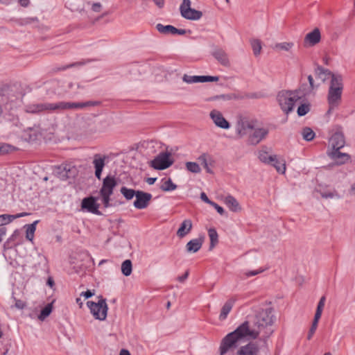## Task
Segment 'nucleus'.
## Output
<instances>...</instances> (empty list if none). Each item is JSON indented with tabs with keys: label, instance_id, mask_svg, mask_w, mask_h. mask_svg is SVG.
Wrapping results in <instances>:
<instances>
[{
	"label": "nucleus",
	"instance_id": "1",
	"mask_svg": "<svg viewBox=\"0 0 355 355\" xmlns=\"http://www.w3.org/2000/svg\"><path fill=\"white\" fill-rule=\"evenodd\" d=\"M272 323V309H261L253 315H248L245 322L222 339L219 347L220 355L233 352L243 340L257 338L261 331Z\"/></svg>",
	"mask_w": 355,
	"mask_h": 355
},
{
	"label": "nucleus",
	"instance_id": "2",
	"mask_svg": "<svg viewBox=\"0 0 355 355\" xmlns=\"http://www.w3.org/2000/svg\"><path fill=\"white\" fill-rule=\"evenodd\" d=\"M343 88V76L340 73L332 75L327 93V102L329 105V109L327 112V114H330L340 105L342 101Z\"/></svg>",
	"mask_w": 355,
	"mask_h": 355
},
{
	"label": "nucleus",
	"instance_id": "3",
	"mask_svg": "<svg viewBox=\"0 0 355 355\" xmlns=\"http://www.w3.org/2000/svg\"><path fill=\"white\" fill-rule=\"evenodd\" d=\"M308 95V92L301 89L293 91H282L278 93L277 99L282 111L288 114L293 110L295 103Z\"/></svg>",
	"mask_w": 355,
	"mask_h": 355
},
{
	"label": "nucleus",
	"instance_id": "4",
	"mask_svg": "<svg viewBox=\"0 0 355 355\" xmlns=\"http://www.w3.org/2000/svg\"><path fill=\"white\" fill-rule=\"evenodd\" d=\"M101 101H89L86 102H65L60 101L51 103V112H60L69 110L84 109L87 107H94L101 105Z\"/></svg>",
	"mask_w": 355,
	"mask_h": 355
},
{
	"label": "nucleus",
	"instance_id": "5",
	"mask_svg": "<svg viewBox=\"0 0 355 355\" xmlns=\"http://www.w3.org/2000/svg\"><path fill=\"white\" fill-rule=\"evenodd\" d=\"M99 300L97 302L88 301L87 305L95 319L99 320H105L107 317L108 307L106 300L102 296L98 297Z\"/></svg>",
	"mask_w": 355,
	"mask_h": 355
},
{
	"label": "nucleus",
	"instance_id": "6",
	"mask_svg": "<svg viewBox=\"0 0 355 355\" xmlns=\"http://www.w3.org/2000/svg\"><path fill=\"white\" fill-rule=\"evenodd\" d=\"M174 162L171 153L168 151L161 152L150 162V166L156 170H164L170 167Z\"/></svg>",
	"mask_w": 355,
	"mask_h": 355
},
{
	"label": "nucleus",
	"instance_id": "7",
	"mask_svg": "<svg viewBox=\"0 0 355 355\" xmlns=\"http://www.w3.org/2000/svg\"><path fill=\"white\" fill-rule=\"evenodd\" d=\"M180 10L181 15L189 20H198L202 16L201 11L191 8L190 0H183L180 5Z\"/></svg>",
	"mask_w": 355,
	"mask_h": 355
},
{
	"label": "nucleus",
	"instance_id": "8",
	"mask_svg": "<svg viewBox=\"0 0 355 355\" xmlns=\"http://www.w3.org/2000/svg\"><path fill=\"white\" fill-rule=\"evenodd\" d=\"M235 355H260L261 347L257 341H250L245 345L236 348Z\"/></svg>",
	"mask_w": 355,
	"mask_h": 355
},
{
	"label": "nucleus",
	"instance_id": "9",
	"mask_svg": "<svg viewBox=\"0 0 355 355\" xmlns=\"http://www.w3.org/2000/svg\"><path fill=\"white\" fill-rule=\"evenodd\" d=\"M325 300H326L325 296L321 297V298L319 300V302L317 306L316 311L315 313V316H314L311 327L309 329V334L307 336L308 340L311 339V338L313 337V334H315V332L317 329L318 321H319L320 318H321L322 313V311H323V309L324 306Z\"/></svg>",
	"mask_w": 355,
	"mask_h": 355
},
{
	"label": "nucleus",
	"instance_id": "10",
	"mask_svg": "<svg viewBox=\"0 0 355 355\" xmlns=\"http://www.w3.org/2000/svg\"><path fill=\"white\" fill-rule=\"evenodd\" d=\"M325 300H326L325 296L321 297V298L319 300V302L317 306L316 311L315 313V316H314L311 327L309 329V334L307 336L308 340L311 339V338L313 337V334H315V332L317 329L318 321H319L320 318H321L322 313V311H323V309L324 306Z\"/></svg>",
	"mask_w": 355,
	"mask_h": 355
},
{
	"label": "nucleus",
	"instance_id": "11",
	"mask_svg": "<svg viewBox=\"0 0 355 355\" xmlns=\"http://www.w3.org/2000/svg\"><path fill=\"white\" fill-rule=\"evenodd\" d=\"M325 300H326L325 296L321 297V298L319 300V302L317 306L316 311L315 313V316H314L311 327L309 329V334L307 336L308 340L311 339V338L313 337V334H315V332L317 329L318 321H319L320 318H321L322 313V311H323V309L324 306Z\"/></svg>",
	"mask_w": 355,
	"mask_h": 355
},
{
	"label": "nucleus",
	"instance_id": "12",
	"mask_svg": "<svg viewBox=\"0 0 355 355\" xmlns=\"http://www.w3.org/2000/svg\"><path fill=\"white\" fill-rule=\"evenodd\" d=\"M256 122V121L248 119L246 117L240 119L236 125L238 135L241 137L248 134L250 131L254 129Z\"/></svg>",
	"mask_w": 355,
	"mask_h": 355
},
{
	"label": "nucleus",
	"instance_id": "13",
	"mask_svg": "<svg viewBox=\"0 0 355 355\" xmlns=\"http://www.w3.org/2000/svg\"><path fill=\"white\" fill-rule=\"evenodd\" d=\"M108 159V156L96 153L94 155L92 164L94 168V174L98 180L101 179L102 172L105 166L106 161Z\"/></svg>",
	"mask_w": 355,
	"mask_h": 355
},
{
	"label": "nucleus",
	"instance_id": "14",
	"mask_svg": "<svg viewBox=\"0 0 355 355\" xmlns=\"http://www.w3.org/2000/svg\"><path fill=\"white\" fill-rule=\"evenodd\" d=\"M135 198L136 199L134 202L135 207L139 209H143L148 206L152 199V195L149 193L138 191Z\"/></svg>",
	"mask_w": 355,
	"mask_h": 355
},
{
	"label": "nucleus",
	"instance_id": "15",
	"mask_svg": "<svg viewBox=\"0 0 355 355\" xmlns=\"http://www.w3.org/2000/svg\"><path fill=\"white\" fill-rule=\"evenodd\" d=\"M81 207L90 213L101 215V212L98 210L99 204L96 202V199L93 196L85 198L82 200Z\"/></svg>",
	"mask_w": 355,
	"mask_h": 355
},
{
	"label": "nucleus",
	"instance_id": "16",
	"mask_svg": "<svg viewBox=\"0 0 355 355\" xmlns=\"http://www.w3.org/2000/svg\"><path fill=\"white\" fill-rule=\"evenodd\" d=\"M184 82L191 84L196 83H205V82H214L219 80L218 76H189L184 74L182 77Z\"/></svg>",
	"mask_w": 355,
	"mask_h": 355
},
{
	"label": "nucleus",
	"instance_id": "17",
	"mask_svg": "<svg viewBox=\"0 0 355 355\" xmlns=\"http://www.w3.org/2000/svg\"><path fill=\"white\" fill-rule=\"evenodd\" d=\"M17 97L8 90H5L1 95L0 100V117L3 113V107L6 108L8 106L9 109L12 108V103L16 101Z\"/></svg>",
	"mask_w": 355,
	"mask_h": 355
},
{
	"label": "nucleus",
	"instance_id": "18",
	"mask_svg": "<svg viewBox=\"0 0 355 355\" xmlns=\"http://www.w3.org/2000/svg\"><path fill=\"white\" fill-rule=\"evenodd\" d=\"M117 185V182L114 176L107 175L103 180L102 187L100 189V193L112 195L114 189Z\"/></svg>",
	"mask_w": 355,
	"mask_h": 355
},
{
	"label": "nucleus",
	"instance_id": "19",
	"mask_svg": "<svg viewBox=\"0 0 355 355\" xmlns=\"http://www.w3.org/2000/svg\"><path fill=\"white\" fill-rule=\"evenodd\" d=\"M327 155L338 165L344 164L350 159L349 154L341 153L340 150H328Z\"/></svg>",
	"mask_w": 355,
	"mask_h": 355
},
{
	"label": "nucleus",
	"instance_id": "20",
	"mask_svg": "<svg viewBox=\"0 0 355 355\" xmlns=\"http://www.w3.org/2000/svg\"><path fill=\"white\" fill-rule=\"evenodd\" d=\"M329 143L331 150L341 149L345 144V139L343 133L341 132H335L329 139Z\"/></svg>",
	"mask_w": 355,
	"mask_h": 355
},
{
	"label": "nucleus",
	"instance_id": "21",
	"mask_svg": "<svg viewBox=\"0 0 355 355\" xmlns=\"http://www.w3.org/2000/svg\"><path fill=\"white\" fill-rule=\"evenodd\" d=\"M209 115L216 126L223 129H228L230 127V123L223 117L220 112L213 110Z\"/></svg>",
	"mask_w": 355,
	"mask_h": 355
},
{
	"label": "nucleus",
	"instance_id": "22",
	"mask_svg": "<svg viewBox=\"0 0 355 355\" xmlns=\"http://www.w3.org/2000/svg\"><path fill=\"white\" fill-rule=\"evenodd\" d=\"M26 111L31 114H38L42 112H51V103H41L29 105L26 107Z\"/></svg>",
	"mask_w": 355,
	"mask_h": 355
},
{
	"label": "nucleus",
	"instance_id": "23",
	"mask_svg": "<svg viewBox=\"0 0 355 355\" xmlns=\"http://www.w3.org/2000/svg\"><path fill=\"white\" fill-rule=\"evenodd\" d=\"M321 34L319 28H315L311 32L306 35L304 42V44L309 46H313L320 42Z\"/></svg>",
	"mask_w": 355,
	"mask_h": 355
},
{
	"label": "nucleus",
	"instance_id": "24",
	"mask_svg": "<svg viewBox=\"0 0 355 355\" xmlns=\"http://www.w3.org/2000/svg\"><path fill=\"white\" fill-rule=\"evenodd\" d=\"M198 162L203 166L206 172L213 174L214 171L211 167L214 166L215 161L211 155L208 153H202L198 157Z\"/></svg>",
	"mask_w": 355,
	"mask_h": 355
},
{
	"label": "nucleus",
	"instance_id": "25",
	"mask_svg": "<svg viewBox=\"0 0 355 355\" xmlns=\"http://www.w3.org/2000/svg\"><path fill=\"white\" fill-rule=\"evenodd\" d=\"M314 74L316 78L324 83L327 80H331L332 75H334L335 73L331 72L329 69H325L320 65H317L314 69Z\"/></svg>",
	"mask_w": 355,
	"mask_h": 355
},
{
	"label": "nucleus",
	"instance_id": "26",
	"mask_svg": "<svg viewBox=\"0 0 355 355\" xmlns=\"http://www.w3.org/2000/svg\"><path fill=\"white\" fill-rule=\"evenodd\" d=\"M268 134V130L265 128L254 129V132L249 137V142L252 145L258 144Z\"/></svg>",
	"mask_w": 355,
	"mask_h": 355
},
{
	"label": "nucleus",
	"instance_id": "27",
	"mask_svg": "<svg viewBox=\"0 0 355 355\" xmlns=\"http://www.w3.org/2000/svg\"><path fill=\"white\" fill-rule=\"evenodd\" d=\"M204 240L205 237L202 236L198 239L189 241L186 245L187 252L189 253L197 252L202 248Z\"/></svg>",
	"mask_w": 355,
	"mask_h": 355
},
{
	"label": "nucleus",
	"instance_id": "28",
	"mask_svg": "<svg viewBox=\"0 0 355 355\" xmlns=\"http://www.w3.org/2000/svg\"><path fill=\"white\" fill-rule=\"evenodd\" d=\"M193 227V223L191 220L185 219L184 220L180 225L179 229L177 231V235L180 238H184L187 236Z\"/></svg>",
	"mask_w": 355,
	"mask_h": 355
},
{
	"label": "nucleus",
	"instance_id": "29",
	"mask_svg": "<svg viewBox=\"0 0 355 355\" xmlns=\"http://www.w3.org/2000/svg\"><path fill=\"white\" fill-rule=\"evenodd\" d=\"M212 55L223 66H229L230 61L227 53L222 49H217L213 51Z\"/></svg>",
	"mask_w": 355,
	"mask_h": 355
},
{
	"label": "nucleus",
	"instance_id": "30",
	"mask_svg": "<svg viewBox=\"0 0 355 355\" xmlns=\"http://www.w3.org/2000/svg\"><path fill=\"white\" fill-rule=\"evenodd\" d=\"M225 203L228 207L230 210L233 212H239L241 211V207L240 206L237 200L232 196H227L225 198Z\"/></svg>",
	"mask_w": 355,
	"mask_h": 355
},
{
	"label": "nucleus",
	"instance_id": "31",
	"mask_svg": "<svg viewBox=\"0 0 355 355\" xmlns=\"http://www.w3.org/2000/svg\"><path fill=\"white\" fill-rule=\"evenodd\" d=\"M234 302H235V300L233 298H231V299L228 300L225 303V304L223 306V307L221 309L220 313L219 315L220 320H224L227 318V315L231 311Z\"/></svg>",
	"mask_w": 355,
	"mask_h": 355
},
{
	"label": "nucleus",
	"instance_id": "32",
	"mask_svg": "<svg viewBox=\"0 0 355 355\" xmlns=\"http://www.w3.org/2000/svg\"><path fill=\"white\" fill-rule=\"evenodd\" d=\"M28 215L26 212H22L17 214L16 215H10V214H2L0 215V226L3 227V225L10 223L14 219H16L17 218L23 217L24 216Z\"/></svg>",
	"mask_w": 355,
	"mask_h": 355
},
{
	"label": "nucleus",
	"instance_id": "33",
	"mask_svg": "<svg viewBox=\"0 0 355 355\" xmlns=\"http://www.w3.org/2000/svg\"><path fill=\"white\" fill-rule=\"evenodd\" d=\"M208 235L210 239L209 250H211L218 243V234L214 228H210Z\"/></svg>",
	"mask_w": 355,
	"mask_h": 355
},
{
	"label": "nucleus",
	"instance_id": "34",
	"mask_svg": "<svg viewBox=\"0 0 355 355\" xmlns=\"http://www.w3.org/2000/svg\"><path fill=\"white\" fill-rule=\"evenodd\" d=\"M157 30L162 34H171L175 35V27L172 25H163L162 24H157L156 25Z\"/></svg>",
	"mask_w": 355,
	"mask_h": 355
},
{
	"label": "nucleus",
	"instance_id": "35",
	"mask_svg": "<svg viewBox=\"0 0 355 355\" xmlns=\"http://www.w3.org/2000/svg\"><path fill=\"white\" fill-rule=\"evenodd\" d=\"M120 191L128 200H132L134 197H136L138 192V191L128 189L126 187H122Z\"/></svg>",
	"mask_w": 355,
	"mask_h": 355
},
{
	"label": "nucleus",
	"instance_id": "36",
	"mask_svg": "<svg viewBox=\"0 0 355 355\" xmlns=\"http://www.w3.org/2000/svg\"><path fill=\"white\" fill-rule=\"evenodd\" d=\"M259 159L262 162L269 164L273 161H276V155H268L266 151L261 150L259 154Z\"/></svg>",
	"mask_w": 355,
	"mask_h": 355
},
{
	"label": "nucleus",
	"instance_id": "37",
	"mask_svg": "<svg viewBox=\"0 0 355 355\" xmlns=\"http://www.w3.org/2000/svg\"><path fill=\"white\" fill-rule=\"evenodd\" d=\"M38 223V220L34 221L32 224L28 225L26 231V238L28 241H33L34 237V233L36 230V225Z\"/></svg>",
	"mask_w": 355,
	"mask_h": 355
},
{
	"label": "nucleus",
	"instance_id": "38",
	"mask_svg": "<svg viewBox=\"0 0 355 355\" xmlns=\"http://www.w3.org/2000/svg\"><path fill=\"white\" fill-rule=\"evenodd\" d=\"M132 265L130 260H125L121 264V272L125 276H129L132 273Z\"/></svg>",
	"mask_w": 355,
	"mask_h": 355
},
{
	"label": "nucleus",
	"instance_id": "39",
	"mask_svg": "<svg viewBox=\"0 0 355 355\" xmlns=\"http://www.w3.org/2000/svg\"><path fill=\"white\" fill-rule=\"evenodd\" d=\"M250 44L254 55L255 56L260 55L262 49L261 41L258 39H254L251 40Z\"/></svg>",
	"mask_w": 355,
	"mask_h": 355
},
{
	"label": "nucleus",
	"instance_id": "40",
	"mask_svg": "<svg viewBox=\"0 0 355 355\" xmlns=\"http://www.w3.org/2000/svg\"><path fill=\"white\" fill-rule=\"evenodd\" d=\"M302 135L303 139L307 141L313 140L315 135L313 130L308 127H305L302 129Z\"/></svg>",
	"mask_w": 355,
	"mask_h": 355
},
{
	"label": "nucleus",
	"instance_id": "41",
	"mask_svg": "<svg viewBox=\"0 0 355 355\" xmlns=\"http://www.w3.org/2000/svg\"><path fill=\"white\" fill-rule=\"evenodd\" d=\"M269 164L273 166L279 173H284L286 171L285 162L283 160L279 161V159H277V157L276 161H273L272 163H270Z\"/></svg>",
	"mask_w": 355,
	"mask_h": 355
},
{
	"label": "nucleus",
	"instance_id": "42",
	"mask_svg": "<svg viewBox=\"0 0 355 355\" xmlns=\"http://www.w3.org/2000/svg\"><path fill=\"white\" fill-rule=\"evenodd\" d=\"M186 168L193 173H199L201 171V168L199 164L196 162H187L185 164Z\"/></svg>",
	"mask_w": 355,
	"mask_h": 355
},
{
	"label": "nucleus",
	"instance_id": "43",
	"mask_svg": "<svg viewBox=\"0 0 355 355\" xmlns=\"http://www.w3.org/2000/svg\"><path fill=\"white\" fill-rule=\"evenodd\" d=\"M177 188V185L174 184L171 179H168L166 181L164 182V184L160 187V189L164 191H173Z\"/></svg>",
	"mask_w": 355,
	"mask_h": 355
},
{
	"label": "nucleus",
	"instance_id": "44",
	"mask_svg": "<svg viewBox=\"0 0 355 355\" xmlns=\"http://www.w3.org/2000/svg\"><path fill=\"white\" fill-rule=\"evenodd\" d=\"M53 306L52 304H48L40 312L38 318L41 320H44L46 317H48L51 311H52Z\"/></svg>",
	"mask_w": 355,
	"mask_h": 355
},
{
	"label": "nucleus",
	"instance_id": "45",
	"mask_svg": "<svg viewBox=\"0 0 355 355\" xmlns=\"http://www.w3.org/2000/svg\"><path fill=\"white\" fill-rule=\"evenodd\" d=\"M237 97L234 94H221L212 96L209 98L210 101H216L222 99L223 101H230L232 99H236Z\"/></svg>",
	"mask_w": 355,
	"mask_h": 355
},
{
	"label": "nucleus",
	"instance_id": "46",
	"mask_svg": "<svg viewBox=\"0 0 355 355\" xmlns=\"http://www.w3.org/2000/svg\"><path fill=\"white\" fill-rule=\"evenodd\" d=\"M293 46L294 44L293 42H282L276 44L274 49L288 51L291 48H293Z\"/></svg>",
	"mask_w": 355,
	"mask_h": 355
},
{
	"label": "nucleus",
	"instance_id": "47",
	"mask_svg": "<svg viewBox=\"0 0 355 355\" xmlns=\"http://www.w3.org/2000/svg\"><path fill=\"white\" fill-rule=\"evenodd\" d=\"M310 110V105L309 103L302 104L297 108V114L300 116L306 115Z\"/></svg>",
	"mask_w": 355,
	"mask_h": 355
},
{
	"label": "nucleus",
	"instance_id": "48",
	"mask_svg": "<svg viewBox=\"0 0 355 355\" xmlns=\"http://www.w3.org/2000/svg\"><path fill=\"white\" fill-rule=\"evenodd\" d=\"M320 194L321 196L324 198H332L335 196H338L337 192L335 190L329 191H321Z\"/></svg>",
	"mask_w": 355,
	"mask_h": 355
},
{
	"label": "nucleus",
	"instance_id": "49",
	"mask_svg": "<svg viewBox=\"0 0 355 355\" xmlns=\"http://www.w3.org/2000/svg\"><path fill=\"white\" fill-rule=\"evenodd\" d=\"M308 80H309V92H307L308 94L313 91V89H318L320 86V85H315V82H314V80H313V78L311 75H309L308 76Z\"/></svg>",
	"mask_w": 355,
	"mask_h": 355
},
{
	"label": "nucleus",
	"instance_id": "50",
	"mask_svg": "<svg viewBox=\"0 0 355 355\" xmlns=\"http://www.w3.org/2000/svg\"><path fill=\"white\" fill-rule=\"evenodd\" d=\"M101 198H102V201H103V204L104 205L105 207H108L110 206V196L111 195H109V194H105V193H100Z\"/></svg>",
	"mask_w": 355,
	"mask_h": 355
},
{
	"label": "nucleus",
	"instance_id": "51",
	"mask_svg": "<svg viewBox=\"0 0 355 355\" xmlns=\"http://www.w3.org/2000/svg\"><path fill=\"white\" fill-rule=\"evenodd\" d=\"M15 306L18 309H23L26 306V303L23 300L14 297Z\"/></svg>",
	"mask_w": 355,
	"mask_h": 355
},
{
	"label": "nucleus",
	"instance_id": "52",
	"mask_svg": "<svg viewBox=\"0 0 355 355\" xmlns=\"http://www.w3.org/2000/svg\"><path fill=\"white\" fill-rule=\"evenodd\" d=\"M265 270L264 269H259V270H250V271H248L247 272H245V276L246 277H251V276H254V275H257L259 273H261L264 271Z\"/></svg>",
	"mask_w": 355,
	"mask_h": 355
},
{
	"label": "nucleus",
	"instance_id": "53",
	"mask_svg": "<svg viewBox=\"0 0 355 355\" xmlns=\"http://www.w3.org/2000/svg\"><path fill=\"white\" fill-rule=\"evenodd\" d=\"M211 205L213 206L216 209L218 213L220 214V215H223L225 213L224 209L220 205H218L217 203L212 202L211 203Z\"/></svg>",
	"mask_w": 355,
	"mask_h": 355
},
{
	"label": "nucleus",
	"instance_id": "54",
	"mask_svg": "<svg viewBox=\"0 0 355 355\" xmlns=\"http://www.w3.org/2000/svg\"><path fill=\"white\" fill-rule=\"evenodd\" d=\"M102 6L100 3H94L92 6V10L95 12H99L101 10Z\"/></svg>",
	"mask_w": 355,
	"mask_h": 355
},
{
	"label": "nucleus",
	"instance_id": "55",
	"mask_svg": "<svg viewBox=\"0 0 355 355\" xmlns=\"http://www.w3.org/2000/svg\"><path fill=\"white\" fill-rule=\"evenodd\" d=\"M94 295V293L90 290H87V291L82 292L80 294L81 296H84L86 299L91 297Z\"/></svg>",
	"mask_w": 355,
	"mask_h": 355
},
{
	"label": "nucleus",
	"instance_id": "56",
	"mask_svg": "<svg viewBox=\"0 0 355 355\" xmlns=\"http://www.w3.org/2000/svg\"><path fill=\"white\" fill-rule=\"evenodd\" d=\"M64 170L66 171V176L67 178H69L72 176L71 175V171L72 170H76L75 167H72L71 168H70V166H69V168H67V166H64Z\"/></svg>",
	"mask_w": 355,
	"mask_h": 355
},
{
	"label": "nucleus",
	"instance_id": "57",
	"mask_svg": "<svg viewBox=\"0 0 355 355\" xmlns=\"http://www.w3.org/2000/svg\"><path fill=\"white\" fill-rule=\"evenodd\" d=\"M189 270H187L184 275H182V276H179L178 277V280L180 282H184L188 277L189 276Z\"/></svg>",
	"mask_w": 355,
	"mask_h": 355
},
{
	"label": "nucleus",
	"instance_id": "58",
	"mask_svg": "<svg viewBox=\"0 0 355 355\" xmlns=\"http://www.w3.org/2000/svg\"><path fill=\"white\" fill-rule=\"evenodd\" d=\"M200 198H201L204 202H207V203H208V204H209V205H211V203L213 202V201L210 200L208 198L207 196V195H206V193H204V192H202V193H201V194H200Z\"/></svg>",
	"mask_w": 355,
	"mask_h": 355
},
{
	"label": "nucleus",
	"instance_id": "59",
	"mask_svg": "<svg viewBox=\"0 0 355 355\" xmlns=\"http://www.w3.org/2000/svg\"><path fill=\"white\" fill-rule=\"evenodd\" d=\"M159 8H162L164 6V0H153Z\"/></svg>",
	"mask_w": 355,
	"mask_h": 355
},
{
	"label": "nucleus",
	"instance_id": "60",
	"mask_svg": "<svg viewBox=\"0 0 355 355\" xmlns=\"http://www.w3.org/2000/svg\"><path fill=\"white\" fill-rule=\"evenodd\" d=\"M6 228L5 227H0V243L2 241V237L6 234Z\"/></svg>",
	"mask_w": 355,
	"mask_h": 355
},
{
	"label": "nucleus",
	"instance_id": "61",
	"mask_svg": "<svg viewBox=\"0 0 355 355\" xmlns=\"http://www.w3.org/2000/svg\"><path fill=\"white\" fill-rule=\"evenodd\" d=\"M186 33H187V31L185 29H178L177 28H175V35H176V34L184 35V34H186Z\"/></svg>",
	"mask_w": 355,
	"mask_h": 355
},
{
	"label": "nucleus",
	"instance_id": "62",
	"mask_svg": "<svg viewBox=\"0 0 355 355\" xmlns=\"http://www.w3.org/2000/svg\"><path fill=\"white\" fill-rule=\"evenodd\" d=\"M157 178H148L146 180V182L150 184V185H152L153 184L155 181H156Z\"/></svg>",
	"mask_w": 355,
	"mask_h": 355
},
{
	"label": "nucleus",
	"instance_id": "63",
	"mask_svg": "<svg viewBox=\"0 0 355 355\" xmlns=\"http://www.w3.org/2000/svg\"><path fill=\"white\" fill-rule=\"evenodd\" d=\"M19 3L21 6L26 7L29 3V0H19Z\"/></svg>",
	"mask_w": 355,
	"mask_h": 355
},
{
	"label": "nucleus",
	"instance_id": "64",
	"mask_svg": "<svg viewBox=\"0 0 355 355\" xmlns=\"http://www.w3.org/2000/svg\"><path fill=\"white\" fill-rule=\"evenodd\" d=\"M119 355H130V353L127 349H121Z\"/></svg>",
	"mask_w": 355,
	"mask_h": 355
}]
</instances>
